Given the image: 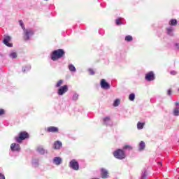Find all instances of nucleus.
Returning <instances> with one entry per match:
<instances>
[{"instance_id":"f257e3e1","label":"nucleus","mask_w":179,"mask_h":179,"mask_svg":"<svg viewBox=\"0 0 179 179\" xmlns=\"http://www.w3.org/2000/svg\"><path fill=\"white\" fill-rule=\"evenodd\" d=\"M65 55V50L64 49H57L54 50L51 55L52 61H58L60 58H62Z\"/></svg>"},{"instance_id":"f03ea898","label":"nucleus","mask_w":179,"mask_h":179,"mask_svg":"<svg viewBox=\"0 0 179 179\" xmlns=\"http://www.w3.org/2000/svg\"><path fill=\"white\" fill-rule=\"evenodd\" d=\"M113 156L115 159H118V160H122L127 157V155L125 154V151L122 149H117L113 152Z\"/></svg>"},{"instance_id":"7ed1b4c3","label":"nucleus","mask_w":179,"mask_h":179,"mask_svg":"<svg viewBox=\"0 0 179 179\" xmlns=\"http://www.w3.org/2000/svg\"><path fill=\"white\" fill-rule=\"evenodd\" d=\"M24 139H29V133L27 131H20L18 136L15 137V140L17 143H22Z\"/></svg>"},{"instance_id":"20e7f679","label":"nucleus","mask_w":179,"mask_h":179,"mask_svg":"<svg viewBox=\"0 0 179 179\" xmlns=\"http://www.w3.org/2000/svg\"><path fill=\"white\" fill-rule=\"evenodd\" d=\"M23 38L25 41H27V40H30V36L34 34V31L30 29H25L23 30Z\"/></svg>"},{"instance_id":"39448f33","label":"nucleus","mask_w":179,"mask_h":179,"mask_svg":"<svg viewBox=\"0 0 179 179\" xmlns=\"http://www.w3.org/2000/svg\"><path fill=\"white\" fill-rule=\"evenodd\" d=\"M69 167L70 169H72V170H75L76 171H78L79 170V162L75 159L70 161Z\"/></svg>"},{"instance_id":"423d86ee","label":"nucleus","mask_w":179,"mask_h":179,"mask_svg":"<svg viewBox=\"0 0 179 179\" xmlns=\"http://www.w3.org/2000/svg\"><path fill=\"white\" fill-rule=\"evenodd\" d=\"M100 86L101 89H103V90H108L111 87L110 83H107V81H106V79L101 80Z\"/></svg>"},{"instance_id":"0eeeda50","label":"nucleus","mask_w":179,"mask_h":179,"mask_svg":"<svg viewBox=\"0 0 179 179\" xmlns=\"http://www.w3.org/2000/svg\"><path fill=\"white\" fill-rule=\"evenodd\" d=\"M69 88L68 85H65L62 87H60L57 90V94L58 96H64L66 92H68Z\"/></svg>"},{"instance_id":"6e6552de","label":"nucleus","mask_w":179,"mask_h":179,"mask_svg":"<svg viewBox=\"0 0 179 179\" xmlns=\"http://www.w3.org/2000/svg\"><path fill=\"white\" fill-rule=\"evenodd\" d=\"M10 40H12V38L8 36V35H5L4 36V39L3 41V44H5V45H6L7 47H13V44L9 43L10 41Z\"/></svg>"},{"instance_id":"1a4fd4ad","label":"nucleus","mask_w":179,"mask_h":179,"mask_svg":"<svg viewBox=\"0 0 179 179\" xmlns=\"http://www.w3.org/2000/svg\"><path fill=\"white\" fill-rule=\"evenodd\" d=\"M145 80H148V82H152V80H155L156 79V77L155 76V73L153 71H150L147 74H145Z\"/></svg>"},{"instance_id":"9d476101","label":"nucleus","mask_w":179,"mask_h":179,"mask_svg":"<svg viewBox=\"0 0 179 179\" xmlns=\"http://www.w3.org/2000/svg\"><path fill=\"white\" fill-rule=\"evenodd\" d=\"M101 171V177L103 179H107L108 177H110V173H108V170L104 168H101L100 169Z\"/></svg>"},{"instance_id":"9b49d317","label":"nucleus","mask_w":179,"mask_h":179,"mask_svg":"<svg viewBox=\"0 0 179 179\" xmlns=\"http://www.w3.org/2000/svg\"><path fill=\"white\" fill-rule=\"evenodd\" d=\"M103 124L106 125V127H111L113 125V122L110 117H106L103 119Z\"/></svg>"},{"instance_id":"f8f14e48","label":"nucleus","mask_w":179,"mask_h":179,"mask_svg":"<svg viewBox=\"0 0 179 179\" xmlns=\"http://www.w3.org/2000/svg\"><path fill=\"white\" fill-rule=\"evenodd\" d=\"M47 131L52 134H58L59 132V129L57 127L50 126L47 128Z\"/></svg>"},{"instance_id":"ddd939ff","label":"nucleus","mask_w":179,"mask_h":179,"mask_svg":"<svg viewBox=\"0 0 179 179\" xmlns=\"http://www.w3.org/2000/svg\"><path fill=\"white\" fill-rule=\"evenodd\" d=\"M52 163L55 166H61V164H62V158L59 157H55L52 159Z\"/></svg>"},{"instance_id":"4468645a","label":"nucleus","mask_w":179,"mask_h":179,"mask_svg":"<svg viewBox=\"0 0 179 179\" xmlns=\"http://www.w3.org/2000/svg\"><path fill=\"white\" fill-rule=\"evenodd\" d=\"M10 149L12 152H19V150H20V145L13 143L10 145Z\"/></svg>"},{"instance_id":"2eb2a0df","label":"nucleus","mask_w":179,"mask_h":179,"mask_svg":"<svg viewBox=\"0 0 179 179\" xmlns=\"http://www.w3.org/2000/svg\"><path fill=\"white\" fill-rule=\"evenodd\" d=\"M62 148V143L59 141H55L54 143L53 149H55L56 150H59Z\"/></svg>"},{"instance_id":"dca6fc26","label":"nucleus","mask_w":179,"mask_h":179,"mask_svg":"<svg viewBox=\"0 0 179 179\" xmlns=\"http://www.w3.org/2000/svg\"><path fill=\"white\" fill-rule=\"evenodd\" d=\"M175 106H176V107L173 109V115L175 117H178L179 116V103L176 102Z\"/></svg>"},{"instance_id":"f3484780","label":"nucleus","mask_w":179,"mask_h":179,"mask_svg":"<svg viewBox=\"0 0 179 179\" xmlns=\"http://www.w3.org/2000/svg\"><path fill=\"white\" fill-rule=\"evenodd\" d=\"M31 69V66L30 65H26L24 66L22 69V71L24 73H27V72H30V70Z\"/></svg>"},{"instance_id":"a211bd4d","label":"nucleus","mask_w":179,"mask_h":179,"mask_svg":"<svg viewBox=\"0 0 179 179\" xmlns=\"http://www.w3.org/2000/svg\"><path fill=\"white\" fill-rule=\"evenodd\" d=\"M166 31L168 36H174V33L173 32L174 31V28H173V27H168Z\"/></svg>"},{"instance_id":"6ab92c4d","label":"nucleus","mask_w":179,"mask_h":179,"mask_svg":"<svg viewBox=\"0 0 179 179\" xmlns=\"http://www.w3.org/2000/svg\"><path fill=\"white\" fill-rule=\"evenodd\" d=\"M68 68L70 72H71L72 73H75V72H76V67H75L73 64H69Z\"/></svg>"},{"instance_id":"aec40b11","label":"nucleus","mask_w":179,"mask_h":179,"mask_svg":"<svg viewBox=\"0 0 179 179\" xmlns=\"http://www.w3.org/2000/svg\"><path fill=\"white\" fill-rule=\"evenodd\" d=\"M146 147L145 143L143 141H141L138 145V150L140 152H142V150H145V148Z\"/></svg>"},{"instance_id":"412c9836","label":"nucleus","mask_w":179,"mask_h":179,"mask_svg":"<svg viewBox=\"0 0 179 179\" xmlns=\"http://www.w3.org/2000/svg\"><path fill=\"white\" fill-rule=\"evenodd\" d=\"M133 148L132 146L129 145H126L124 146H123L122 148V150H124V153L125 152H127V150H132Z\"/></svg>"},{"instance_id":"4be33fe9","label":"nucleus","mask_w":179,"mask_h":179,"mask_svg":"<svg viewBox=\"0 0 179 179\" xmlns=\"http://www.w3.org/2000/svg\"><path fill=\"white\" fill-rule=\"evenodd\" d=\"M143 127H145V123L143 122H138L137 123V129L141 130V129H143Z\"/></svg>"},{"instance_id":"5701e85b","label":"nucleus","mask_w":179,"mask_h":179,"mask_svg":"<svg viewBox=\"0 0 179 179\" xmlns=\"http://www.w3.org/2000/svg\"><path fill=\"white\" fill-rule=\"evenodd\" d=\"M125 41H127V43H130V41H132L134 40V38L131 35L126 36L124 38Z\"/></svg>"},{"instance_id":"b1692460","label":"nucleus","mask_w":179,"mask_h":179,"mask_svg":"<svg viewBox=\"0 0 179 179\" xmlns=\"http://www.w3.org/2000/svg\"><path fill=\"white\" fill-rule=\"evenodd\" d=\"M146 178H148V172L146 171V170H144L142 172L141 179H146Z\"/></svg>"},{"instance_id":"393cba45","label":"nucleus","mask_w":179,"mask_h":179,"mask_svg":"<svg viewBox=\"0 0 179 179\" xmlns=\"http://www.w3.org/2000/svg\"><path fill=\"white\" fill-rule=\"evenodd\" d=\"M36 150L41 155H44L45 151H44V148H43V147H41V146L38 147Z\"/></svg>"},{"instance_id":"a878e982","label":"nucleus","mask_w":179,"mask_h":179,"mask_svg":"<svg viewBox=\"0 0 179 179\" xmlns=\"http://www.w3.org/2000/svg\"><path fill=\"white\" fill-rule=\"evenodd\" d=\"M177 23V20L176 19H172L169 21L170 26H176Z\"/></svg>"},{"instance_id":"bb28decb","label":"nucleus","mask_w":179,"mask_h":179,"mask_svg":"<svg viewBox=\"0 0 179 179\" xmlns=\"http://www.w3.org/2000/svg\"><path fill=\"white\" fill-rule=\"evenodd\" d=\"M78 99H79V94L74 93L72 96V100L73 101H77Z\"/></svg>"},{"instance_id":"cd10ccee","label":"nucleus","mask_w":179,"mask_h":179,"mask_svg":"<svg viewBox=\"0 0 179 179\" xmlns=\"http://www.w3.org/2000/svg\"><path fill=\"white\" fill-rule=\"evenodd\" d=\"M115 23H116L117 26H121V24H124L122 21H121V18L116 19Z\"/></svg>"},{"instance_id":"c85d7f7f","label":"nucleus","mask_w":179,"mask_h":179,"mask_svg":"<svg viewBox=\"0 0 179 179\" xmlns=\"http://www.w3.org/2000/svg\"><path fill=\"white\" fill-rule=\"evenodd\" d=\"M129 99L130 100V101H134V100H135V94H130L129 96Z\"/></svg>"},{"instance_id":"c756f323","label":"nucleus","mask_w":179,"mask_h":179,"mask_svg":"<svg viewBox=\"0 0 179 179\" xmlns=\"http://www.w3.org/2000/svg\"><path fill=\"white\" fill-rule=\"evenodd\" d=\"M64 83V80H59L56 85H55V87H61V85H62Z\"/></svg>"},{"instance_id":"7c9ffc66","label":"nucleus","mask_w":179,"mask_h":179,"mask_svg":"<svg viewBox=\"0 0 179 179\" xmlns=\"http://www.w3.org/2000/svg\"><path fill=\"white\" fill-rule=\"evenodd\" d=\"M10 57L13 58V59L17 58V54L16 52H13L10 54Z\"/></svg>"},{"instance_id":"2f4dec72","label":"nucleus","mask_w":179,"mask_h":179,"mask_svg":"<svg viewBox=\"0 0 179 179\" xmlns=\"http://www.w3.org/2000/svg\"><path fill=\"white\" fill-rule=\"evenodd\" d=\"M113 106L114 107H118V106H120V99L115 100Z\"/></svg>"},{"instance_id":"473e14b6","label":"nucleus","mask_w":179,"mask_h":179,"mask_svg":"<svg viewBox=\"0 0 179 179\" xmlns=\"http://www.w3.org/2000/svg\"><path fill=\"white\" fill-rule=\"evenodd\" d=\"M20 25L21 26L22 30H24L26 28L24 27V24L23 23V21L19 20Z\"/></svg>"},{"instance_id":"72a5a7b5","label":"nucleus","mask_w":179,"mask_h":179,"mask_svg":"<svg viewBox=\"0 0 179 179\" xmlns=\"http://www.w3.org/2000/svg\"><path fill=\"white\" fill-rule=\"evenodd\" d=\"M88 71L90 72V75H94V71H93V69H90Z\"/></svg>"},{"instance_id":"f704fd0d","label":"nucleus","mask_w":179,"mask_h":179,"mask_svg":"<svg viewBox=\"0 0 179 179\" xmlns=\"http://www.w3.org/2000/svg\"><path fill=\"white\" fill-rule=\"evenodd\" d=\"M3 114H5V110L0 109V115H3Z\"/></svg>"},{"instance_id":"c9c22d12","label":"nucleus","mask_w":179,"mask_h":179,"mask_svg":"<svg viewBox=\"0 0 179 179\" xmlns=\"http://www.w3.org/2000/svg\"><path fill=\"white\" fill-rule=\"evenodd\" d=\"M170 73H171V75L176 76V75L177 74V71H171L170 72Z\"/></svg>"},{"instance_id":"e433bc0d","label":"nucleus","mask_w":179,"mask_h":179,"mask_svg":"<svg viewBox=\"0 0 179 179\" xmlns=\"http://www.w3.org/2000/svg\"><path fill=\"white\" fill-rule=\"evenodd\" d=\"M167 94L168 96H171V89L168 90Z\"/></svg>"},{"instance_id":"4c0bfd02","label":"nucleus","mask_w":179,"mask_h":179,"mask_svg":"<svg viewBox=\"0 0 179 179\" xmlns=\"http://www.w3.org/2000/svg\"><path fill=\"white\" fill-rule=\"evenodd\" d=\"M0 179H5V175L0 173Z\"/></svg>"},{"instance_id":"58836bf2","label":"nucleus","mask_w":179,"mask_h":179,"mask_svg":"<svg viewBox=\"0 0 179 179\" xmlns=\"http://www.w3.org/2000/svg\"><path fill=\"white\" fill-rule=\"evenodd\" d=\"M159 164H160L162 166V162H159Z\"/></svg>"},{"instance_id":"ea45409f","label":"nucleus","mask_w":179,"mask_h":179,"mask_svg":"<svg viewBox=\"0 0 179 179\" xmlns=\"http://www.w3.org/2000/svg\"><path fill=\"white\" fill-rule=\"evenodd\" d=\"M178 92H179V88H178Z\"/></svg>"},{"instance_id":"a19ab883","label":"nucleus","mask_w":179,"mask_h":179,"mask_svg":"<svg viewBox=\"0 0 179 179\" xmlns=\"http://www.w3.org/2000/svg\"><path fill=\"white\" fill-rule=\"evenodd\" d=\"M178 179H179V177H178Z\"/></svg>"}]
</instances>
